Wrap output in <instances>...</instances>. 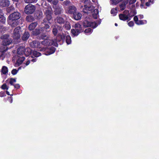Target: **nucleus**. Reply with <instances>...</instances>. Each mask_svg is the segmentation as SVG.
<instances>
[{
    "label": "nucleus",
    "instance_id": "obj_32",
    "mask_svg": "<svg viewBox=\"0 0 159 159\" xmlns=\"http://www.w3.org/2000/svg\"><path fill=\"white\" fill-rule=\"evenodd\" d=\"M48 38V36L45 33L43 34H41L38 37V39L41 40L43 39L44 40H45L46 39H47Z\"/></svg>",
    "mask_w": 159,
    "mask_h": 159
},
{
    "label": "nucleus",
    "instance_id": "obj_59",
    "mask_svg": "<svg viewBox=\"0 0 159 159\" xmlns=\"http://www.w3.org/2000/svg\"><path fill=\"white\" fill-rule=\"evenodd\" d=\"M14 2H19V0H12Z\"/></svg>",
    "mask_w": 159,
    "mask_h": 159
},
{
    "label": "nucleus",
    "instance_id": "obj_9",
    "mask_svg": "<svg viewBox=\"0 0 159 159\" xmlns=\"http://www.w3.org/2000/svg\"><path fill=\"white\" fill-rule=\"evenodd\" d=\"M21 17V14L18 11H15L10 14L8 18L9 19L18 20Z\"/></svg>",
    "mask_w": 159,
    "mask_h": 159
},
{
    "label": "nucleus",
    "instance_id": "obj_3",
    "mask_svg": "<svg viewBox=\"0 0 159 159\" xmlns=\"http://www.w3.org/2000/svg\"><path fill=\"white\" fill-rule=\"evenodd\" d=\"M53 14L52 10V9H47L44 11V14L45 15V17L44 19V22H46V21H48L49 24H51V22L50 21L52 19V14Z\"/></svg>",
    "mask_w": 159,
    "mask_h": 159
},
{
    "label": "nucleus",
    "instance_id": "obj_33",
    "mask_svg": "<svg viewBox=\"0 0 159 159\" xmlns=\"http://www.w3.org/2000/svg\"><path fill=\"white\" fill-rule=\"evenodd\" d=\"M41 30L36 29L32 31V34L34 36H37L41 33Z\"/></svg>",
    "mask_w": 159,
    "mask_h": 159
},
{
    "label": "nucleus",
    "instance_id": "obj_21",
    "mask_svg": "<svg viewBox=\"0 0 159 159\" xmlns=\"http://www.w3.org/2000/svg\"><path fill=\"white\" fill-rule=\"evenodd\" d=\"M82 16L81 14L79 12L76 11L75 13L73 15V18L77 20H80Z\"/></svg>",
    "mask_w": 159,
    "mask_h": 159
},
{
    "label": "nucleus",
    "instance_id": "obj_22",
    "mask_svg": "<svg viewBox=\"0 0 159 159\" xmlns=\"http://www.w3.org/2000/svg\"><path fill=\"white\" fill-rule=\"evenodd\" d=\"M25 59V57L23 56L19 57L17 60L16 62L15 63L16 66H20L23 62Z\"/></svg>",
    "mask_w": 159,
    "mask_h": 159
},
{
    "label": "nucleus",
    "instance_id": "obj_60",
    "mask_svg": "<svg viewBox=\"0 0 159 159\" xmlns=\"http://www.w3.org/2000/svg\"><path fill=\"white\" fill-rule=\"evenodd\" d=\"M101 20H98V24H100L101 23Z\"/></svg>",
    "mask_w": 159,
    "mask_h": 159
},
{
    "label": "nucleus",
    "instance_id": "obj_46",
    "mask_svg": "<svg viewBox=\"0 0 159 159\" xmlns=\"http://www.w3.org/2000/svg\"><path fill=\"white\" fill-rule=\"evenodd\" d=\"M42 5H43V7L45 8L48 9V8L49 6L48 5V3L46 2H45L44 3V2H43L42 3Z\"/></svg>",
    "mask_w": 159,
    "mask_h": 159
},
{
    "label": "nucleus",
    "instance_id": "obj_4",
    "mask_svg": "<svg viewBox=\"0 0 159 159\" xmlns=\"http://www.w3.org/2000/svg\"><path fill=\"white\" fill-rule=\"evenodd\" d=\"M21 28L20 26L16 27L13 31L12 37L14 40H18L20 39Z\"/></svg>",
    "mask_w": 159,
    "mask_h": 159
},
{
    "label": "nucleus",
    "instance_id": "obj_24",
    "mask_svg": "<svg viewBox=\"0 0 159 159\" xmlns=\"http://www.w3.org/2000/svg\"><path fill=\"white\" fill-rule=\"evenodd\" d=\"M25 55L26 57L32 55L33 50L30 48H27L25 49Z\"/></svg>",
    "mask_w": 159,
    "mask_h": 159
},
{
    "label": "nucleus",
    "instance_id": "obj_15",
    "mask_svg": "<svg viewBox=\"0 0 159 159\" xmlns=\"http://www.w3.org/2000/svg\"><path fill=\"white\" fill-rule=\"evenodd\" d=\"M43 14L42 11L40 10H37L34 14L35 18L38 20H40L43 17Z\"/></svg>",
    "mask_w": 159,
    "mask_h": 159
},
{
    "label": "nucleus",
    "instance_id": "obj_64",
    "mask_svg": "<svg viewBox=\"0 0 159 159\" xmlns=\"http://www.w3.org/2000/svg\"><path fill=\"white\" fill-rule=\"evenodd\" d=\"M141 1V2H145V0H140Z\"/></svg>",
    "mask_w": 159,
    "mask_h": 159
},
{
    "label": "nucleus",
    "instance_id": "obj_6",
    "mask_svg": "<svg viewBox=\"0 0 159 159\" xmlns=\"http://www.w3.org/2000/svg\"><path fill=\"white\" fill-rule=\"evenodd\" d=\"M35 9V7L34 6L29 4L25 7L24 9V12L27 14H31L34 12Z\"/></svg>",
    "mask_w": 159,
    "mask_h": 159
},
{
    "label": "nucleus",
    "instance_id": "obj_39",
    "mask_svg": "<svg viewBox=\"0 0 159 159\" xmlns=\"http://www.w3.org/2000/svg\"><path fill=\"white\" fill-rule=\"evenodd\" d=\"M52 33L54 36L57 35L58 33V29L56 28H53L52 30Z\"/></svg>",
    "mask_w": 159,
    "mask_h": 159
},
{
    "label": "nucleus",
    "instance_id": "obj_61",
    "mask_svg": "<svg viewBox=\"0 0 159 159\" xmlns=\"http://www.w3.org/2000/svg\"><path fill=\"white\" fill-rule=\"evenodd\" d=\"M53 0H47V1L49 2H51Z\"/></svg>",
    "mask_w": 159,
    "mask_h": 159
},
{
    "label": "nucleus",
    "instance_id": "obj_12",
    "mask_svg": "<svg viewBox=\"0 0 159 159\" xmlns=\"http://www.w3.org/2000/svg\"><path fill=\"white\" fill-rule=\"evenodd\" d=\"M94 7L91 6H88L87 5H84V7L83 9V11L84 13L89 14L92 12Z\"/></svg>",
    "mask_w": 159,
    "mask_h": 159
},
{
    "label": "nucleus",
    "instance_id": "obj_20",
    "mask_svg": "<svg viewBox=\"0 0 159 159\" xmlns=\"http://www.w3.org/2000/svg\"><path fill=\"white\" fill-rule=\"evenodd\" d=\"M12 42L11 39L9 38L6 39L2 40V44L4 46H7L9 45Z\"/></svg>",
    "mask_w": 159,
    "mask_h": 159
},
{
    "label": "nucleus",
    "instance_id": "obj_44",
    "mask_svg": "<svg viewBox=\"0 0 159 159\" xmlns=\"http://www.w3.org/2000/svg\"><path fill=\"white\" fill-rule=\"evenodd\" d=\"M52 4H53V6H56L58 3V0H53L52 1Z\"/></svg>",
    "mask_w": 159,
    "mask_h": 159
},
{
    "label": "nucleus",
    "instance_id": "obj_25",
    "mask_svg": "<svg viewBox=\"0 0 159 159\" xmlns=\"http://www.w3.org/2000/svg\"><path fill=\"white\" fill-rule=\"evenodd\" d=\"M129 0L123 1L122 3L120 5V7L121 11L124 10L125 8L126 5L128 3Z\"/></svg>",
    "mask_w": 159,
    "mask_h": 159
},
{
    "label": "nucleus",
    "instance_id": "obj_29",
    "mask_svg": "<svg viewBox=\"0 0 159 159\" xmlns=\"http://www.w3.org/2000/svg\"><path fill=\"white\" fill-rule=\"evenodd\" d=\"M35 20L34 17L32 15L27 16L25 18V20L28 22H32Z\"/></svg>",
    "mask_w": 159,
    "mask_h": 159
},
{
    "label": "nucleus",
    "instance_id": "obj_8",
    "mask_svg": "<svg viewBox=\"0 0 159 159\" xmlns=\"http://www.w3.org/2000/svg\"><path fill=\"white\" fill-rule=\"evenodd\" d=\"M42 44L44 45L49 46L53 45L56 47H57L58 44L56 41L55 39H48L45 40L42 42Z\"/></svg>",
    "mask_w": 159,
    "mask_h": 159
},
{
    "label": "nucleus",
    "instance_id": "obj_18",
    "mask_svg": "<svg viewBox=\"0 0 159 159\" xmlns=\"http://www.w3.org/2000/svg\"><path fill=\"white\" fill-rule=\"evenodd\" d=\"M72 3L70 0H66L63 2L62 5L64 8L65 10L66 9L67 7H70L72 5Z\"/></svg>",
    "mask_w": 159,
    "mask_h": 159
},
{
    "label": "nucleus",
    "instance_id": "obj_13",
    "mask_svg": "<svg viewBox=\"0 0 159 159\" xmlns=\"http://www.w3.org/2000/svg\"><path fill=\"white\" fill-rule=\"evenodd\" d=\"M7 22L8 24L12 27H15L19 24L18 20H12L7 18Z\"/></svg>",
    "mask_w": 159,
    "mask_h": 159
},
{
    "label": "nucleus",
    "instance_id": "obj_62",
    "mask_svg": "<svg viewBox=\"0 0 159 159\" xmlns=\"http://www.w3.org/2000/svg\"><path fill=\"white\" fill-rule=\"evenodd\" d=\"M115 25L116 26H118V25H117V23H115Z\"/></svg>",
    "mask_w": 159,
    "mask_h": 159
},
{
    "label": "nucleus",
    "instance_id": "obj_45",
    "mask_svg": "<svg viewBox=\"0 0 159 159\" xmlns=\"http://www.w3.org/2000/svg\"><path fill=\"white\" fill-rule=\"evenodd\" d=\"M18 71V70L16 69H13L12 70L11 73L13 75H15L17 73Z\"/></svg>",
    "mask_w": 159,
    "mask_h": 159
},
{
    "label": "nucleus",
    "instance_id": "obj_28",
    "mask_svg": "<svg viewBox=\"0 0 159 159\" xmlns=\"http://www.w3.org/2000/svg\"><path fill=\"white\" fill-rule=\"evenodd\" d=\"M41 55V53L36 51H33L32 55L31 56V58L38 57Z\"/></svg>",
    "mask_w": 159,
    "mask_h": 159
},
{
    "label": "nucleus",
    "instance_id": "obj_30",
    "mask_svg": "<svg viewBox=\"0 0 159 159\" xmlns=\"http://www.w3.org/2000/svg\"><path fill=\"white\" fill-rule=\"evenodd\" d=\"M92 16L93 18L97 19L98 17V10L97 9H94L92 11Z\"/></svg>",
    "mask_w": 159,
    "mask_h": 159
},
{
    "label": "nucleus",
    "instance_id": "obj_10",
    "mask_svg": "<svg viewBox=\"0 0 159 159\" xmlns=\"http://www.w3.org/2000/svg\"><path fill=\"white\" fill-rule=\"evenodd\" d=\"M65 10L66 13L73 15L76 11L77 9L74 5L72 4L71 6L67 7Z\"/></svg>",
    "mask_w": 159,
    "mask_h": 159
},
{
    "label": "nucleus",
    "instance_id": "obj_55",
    "mask_svg": "<svg viewBox=\"0 0 159 159\" xmlns=\"http://www.w3.org/2000/svg\"><path fill=\"white\" fill-rule=\"evenodd\" d=\"M144 2H141L140 6L141 8H143V7L144 6Z\"/></svg>",
    "mask_w": 159,
    "mask_h": 159
},
{
    "label": "nucleus",
    "instance_id": "obj_1",
    "mask_svg": "<svg viewBox=\"0 0 159 159\" xmlns=\"http://www.w3.org/2000/svg\"><path fill=\"white\" fill-rule=\"evenodd\" d=\"M56 41L59 42L60 44H61L66 42L67 44L69 45L71 43V42L70 36L69 35H66V34L62 33V34H58L57 36L55 39Z\"/></svg>",
    "mask_w": 159,
    "mask_h": 159
},
{
    "label": "nucleus",
    "instance_id": "obj_51",
    "mask_svg": "<svg viewBox=\"0 0 159 159\" xmlns=\"http://www.w3.org/2000/svg\"><path fill=\"white\" fill-rule=\"evenodd\" d=\"M15 88L19 89L20 88V85L19 84H16L13 85Z\"/></svg>",
    "mask_w": 159,
    "mask_h": 159
},
{
    "label": "nucleus",
    "instance_id": "obj_17",
    "mask_svg": "<svg viewBox=\"0 0 159 159\" xmlns=\"http://www.w3.org/2000/svg\"><path fill=\"white\" fill-rule=\"evenodd\" d=\"M40 44V43L38 41L36 40L33 41L30 43V47L33 48H39Z\"/></svg>",
    "mask_w": 159,
    "mask_h": 159
},
{
    "label": "nucleus",
    "instance_id": "obj_34",
    "mask_svg": "<svg viewBox=\"0 0 159 159\" xmlns=\"http://www.w3.org/2000/svg\"><path fill=\"white\" fill-rule=\"evenodd\" d=\"M8 72L7 67L5 66H3L2 69V73L3 75H6Z\"/></svg>",
    "mask_w": 159,
    "mask_h": 159
},
{
    "label": "nucleus",
    "instance_id": "obj_36",
    "mask_svg": "<svg viewBox=\"0 0 159 159\" xmlns=\"http://www.w3.org/2000/svg\"><path fill=\"white\" fill-rule=\"evenodd\" d=\"M147 23V21L145 20H139L138 22L136 23V24L138 25H143L146 24Z\"/></svg>",
    "mask_w": 159,
    "mask_h": 159
},
{
    "label": "nucleus",
    "instance_id": "obj_58",
    "mask_svg": "<svg viewBox=\"0 0 159 159\" xmlns=\"http://www.w3.org/2000/svg\"><path fill=\"white\" fill-rule=\"evenodd\" d=\"M6 93L8 95H10V93H9V92H8V91H6Z\"/></svg>",
    "mask_w": 159,
    "mask_h": 159
},
{
    "label": "nucleus",
    "instance_id": "obj_40",
    "mask_svg": "<svg viewBox=\"0 0 159 159\" xmlns=\"http://www.w3.org/2000/svg\"><path fill=\"white\" fill-rule=\"evenodd\" d=\"M16 78H11L10 79L9 83L12 85H14L13 83L16 82Z\"/></svg>",
    "mask_w": 159,
    "mask_h": 159
},
{
    "label": "nucleus",
    "instance_id": "obj_49",
    "mask_svg": "<svg viewBox=\"0 0 159 159\" xmlns=\"http://www.w3.org/2000/svg\"><path fill=\"white\" fill-rule=\"evenodd\" d=\"M128 25L130 27H132L134 25V23L133 21H130L128 23Z\"/></svg>",
    "mask_w": 159,
    "mask_h": 159
},
{
    "label": "nucleus",
    "instance_id": "obj_53",
    "mask_svg": "<svg viewBox=\"0 0 159 159\" xmlns=\"http://www.w3.org/2000/svg\"><path fill=\"white\" fill-rule=\"evenodd\" d=\"M30 57V61H32L33 62H36L37 60V58H31V57Z\"/></svg>",
    "mask_w": 159,
    "mask_h": 159
},
{
    "label": "nucleus",
    "instance_id": "obj_2",
    "mask_svg": "<svg viewBox=\"0 0 159 159\" xmlns=\"http://www.w3.org/2000/svg\"><path fill=\"white\" fill-rule=\"evenodd\" d=\"M74 28L75 29L71 30V33L74 36H77L80 33L83 31L81 25L79 23L75 24Z\"/></svg>",
    "mask_w": 159,
    "mask_h": 159
},
{
    "label": "nucleus",
    "instance_id": "obj_48",
    "mask_svg": "<svg viewBox=\"0 0 159 159\" xmlns=\"http://www.w3.org/2000/svg\"><path fill=\"white\" fill-rule=\"evenodd\" d=\"M134 20L135 21L136 24V23H138V21H139L138 20V18L137 16H135L134 17Z\"/></svg>",
    "mask_w": 159,
    "mask_h": 159
},
{
    "label": "nucleus",
    "instance_id": "obj_57",
    "mask_svg": "<svg viewBox=\"0 0 159 159\" xmlns=\"http://www.w3.org/2000/svg\"><path fill=\"white\" fill-rule=\"evenodd\" d=\"M5 27H4L3 26V25H0V29H4V28H5Z\"/></svg>",
    "mask_w": 159,
    "mask_h": 159
},
{
    "label": "nucleus",
    "instance_id": "obj_19",
    "mask_svg": "<svg viewBox=\"0 0 159 159\" xmlns=\"http://www.w3.org/2000/svg\"><path fill=\"white\" fill-rule=\"evenodd\" d=\"M119 16L120 20L124 21H125L127 20L129 21L130 20V19L129 18L128 16L125 14H120L119 15Z\"/></svg>",
    "mask_w": 159,
    "mask_h": 159
},
{
    "label": "nucleus",
    "instance_id": "obj_47",
    "mask_svg": "<svg viewBox=\"0 0 159 159\" xmlns=\"http://www.w3.org/2000/svg\"><path fill=\"white\" fill-rule=\"evenodd\" d=\"M5 96H6V94L5 92L2 91L0 92V97H2Z\"/></svg>",
    "mask_w": 159,
    "mask_h": 159
},
{
    "label": "nucleus",
    "instance_id": "obj_37",
    "mask_svg": "<svg viewBox=\"0 0 159 159\" xmlns=\"http://www.w3.org/2000/svg\"><path fill=\"white\" fill-rule=\"evenodd\" d=\"M117 9L116 8H113L111 10V14L113 15V16H116L117 12Z\"/></svg>",
    "mask_w": 159,
    "mask_h": 159
},
{
    "label": "nucleus",
    "instance_id": "obj_7",
    "mask_svg": "<svg viewBox=\"0 0 159 159\" xmlns=\"http://www.w3.org/2000/svg\"><path fill=\"white\" fill-rule=\"evenodd\" d=\"M48 23V21H46V22H44L43 20V22L41 23V27L40 28L42 32H47L50 31V26Z\"/></svg>",
    "mask_w": 159,
    "mask_h": 159
},
{
    "label": "nucleus",
    "instance_id": "obj_31",
    "mask_svg": "<svg viewBox=\"0 0 159 159\" xmlns=\"http://www.w3.org/2000/svg\"><path fill=\"white\" fill-rule=\"evenodd\" d=\"M57 21V23L62 24H63L65 22V20L64 18L61 17H57L56 18Z\"/></svg>",
    "mask_w": 159,
    "mask_h": 159
},
{
    "label": "nucleus",
    "instance_id": "obj_26",
    "mask_svg": "<svg viewBox=\"0 0 159 159\" xmlns=\"http://www.w3.org/2000/svg\"><path fill=\"white\" fill-rule=\"evenodd\" d=\"M25 49L24 47H20L17 49V54L20 55H23L25 53Z\"/></svg>",
    "mask_w": 159,
    "mask_h": 159
},
{
    "label": "nucleus",
    "instance_id": "obj_11",
    "mask_svg": "<svg viewBox=\"0 0 159 159\" xmlns=\"http://www.w3.org/2000/svg\"><path fill=\"white\" fill-rule=\"evenodd\" d=\"M56 48L53 47L46 48L44 50V54L46 55H49L55 52Z\"/></svg>",
    "mask_w": 159,
    "mask_h": 159
},
{
    "label": "nucleus",
    "instance_id": "obj_14",
    "mask_svg": "<svg viewBox=\"0 0 159 159\" xmlns=\"http://www.w3.org/2000/svg\"><path fill=\"white\" fill-rule=\"evenodd\" d=\"M52 7L55 10L54 12L55 15H59L61 14L63 11V8L61 7H60L59 6H52Z\"/></svg>",
    "mask_w": 159,
    "mask_h": 159
},
{
    "label": "nucleus",
    "instance_id": "obj_38",
    "mask_svg": "<svg viewBox=\"0 0 159 159\" xmlns=\"http://www.w3.org/2000/svg\"><path fill=\"white\" fill-rule=\"evenodd\" d=\"M9 37V35L8 34H5L1 35L0 38L1 39L4 40L8 39Z\"/></svg>",
    "mask_w": 159,
    "mask_h": 159
},
{
    "label": "nucleus",
    "instance_id": "obj_23",
    "mask_svg": "<svg viewBox=\"0 0 159 159\" xmlns=\"http://www.w3.org/2000/svg\"><path fill=\"white\" fill-rule=\"evenodd\" d=\"M30 34L28 31H25L21 37L22 40L23 41H27L30 37Z\"/></svg>",
    "mask_w": 159,
    "mask_h": 159
},
{
    "label": "nucleus",
    "instance_id": "obj_54",
    "mask_svg": "<svg viewBox=\"0 0 159 159\" xmlns=\"http://www.w3.org/2000/svg\"><path fill=\"white\" fill-rule=\"evenodd\" d=\"M8 100L9 101H10V102L11 103L13 101V98L11 97H8Z\"/></svg>",
    "mask_w": 159,
    "mask_h": 159
},
{
    "label": "nucleus",
    "instance_id": "obj_43",
    "mask_svg": "<svg viewBox=\"0 0 159 159\" xmlns=\"http://www.w3.org/2000/svg\"><path fill=\"white\" fill-rule=\"evenodd\" d=\"M92 31V30L90 28H88L84 30V33L86 34H88L91 33Z\"/></svg>",
    "mask_w": 159,
    "mask_h": 159
},
{
    "label": "nucleus",
    "instance_id": "obj_16",
    "mask_svg": "<svg viewBox=\"0 0 159 159\" xmlns=\"http://www.w3.org/2000/svg\"><path fill=\"white\" fill-rule=\"evenodd\" d=\"M10 4L8 0H0V6L2 7H7Z\"/></svg>",
    "mask_w": 159,
    "mask_h": 159
},
{
    "label": "nucleus",
    "instance_id": "obj_52",
    "mask_svg": "<svg viewBox=\"0 0 159 159\" xmlns=\"http://www.w3.org/2000/svg\"><path fill=\"white\" fill-rule=\"evenodd\" d=\"M28 60L27 61L26 63L25 64L26 66H27L29 64L30 62V57H29V58L28 59Z\"/></svg>",
    "mask_w": 159,
    "mask_h": 159
},
{
    "label": "nucleus",
    "instance_id": "obj_50",
    "mask_svg": "<svg viewBox=\"0 0 159 159\" xmlns=\"http://www.w3.org/2000/svg\"><path fill=\"white\" fill-rule=\"evenodd\" d=\"M136 0H130L129 2V5L133 4H134L136 1Z\"/></svg>",
    "mask_w": 159,
    "mask_h": 159
},
{
    "label": "nucleus",
    "instance_id": "obj_42",
    "mask_svg": "<svg viewBox=\"0 0 159 159\" xmlns=\"http://www.w3.org/2000/svg\"><path fill=\"white\" fill-rule=\"evenodd\" d=\"M1 88L3 90H7L8 89L9 87L8 86H7V84H4L2 85L1 87Z\"/></svg>",
    "mask_w": 159,
    "mask_h": 159
},
{
    "label": "nucleus",
    "instance_id": "obj_63",
    "mask_svg": "<svg viewBox=\"0 0 159 159\" xmlns=\"http://www.w3.org/2000/svg\"><path fill=\"white\" fill-rule=\"evenodd\" d=\"M151 0H148V2H149V3L151 2Z\"/></svg>",
    "mask_w": 159,
    "mask_h": 159
},
{
    "label": "nucleus",
    "instance_id": "obj_35",
    "mask_svg": "<svg viewBox=\"0 0 159 159\" xmlns=\"http://www.w3.org/2000/svg\"><path fill=\"white\" fill-rule=\"evenodd\" d=\"M6 21V18L3 15L0 16V24H4L5 23Z\"/></svg>",
    "mask_w": 159,
    "mask_h": 159
},
{
    "label": "nucleus",
    "instance_id": "obj_27",
    "mask_svg": "<svg viewBox=\"0 0 159 159\" xmlns=\"http://www.w3.org/2000/svg\"><path fill=\"white\" fill-rule=\"evenodd\" d=\"M38 25V23L37 22H32L30 24L29 26V29L30 30H33Z\"/></svg>",
    "mask_w": 159,
    "mask_h": 159
},
{
    "label": "nucleus",
    "instance_id": "obj_41",
    "mask_svg": "<svg viewBox=\"0 0 159 159\" xmlns=\"http://www.w3.org/2000/svg\"><path fill=\"white\" fill-rule=\"evenodd\" d=\"M37 1V0H24L25 2L28 3L36 2Z\"/></svg>",
    "mask_w": 159,
    "mask_h": 159
},
{
    "label": "nucleus",
    "instance_id": "obj_56",
    "mask_svg": "<svg viewBox=\"0 0 159 159\" xmlns=\"http://www.w3.org/2000/svg\"><path fill=\"white\" fill-rule=\"evenodd\" d=\"M145 5L149 7L150 5V3L149 2H146L145 3Z\"/></svg>",
    "mask_w": 159,
    "mask_h": 159
},
{
    "label": "nucleus",
    "instance_id": "obj_5",
    "mask_svg": "<svg viewBox=\"0 0 159 159\" xmlns=\"http://www.w3.org/2000/svg\"><path fill=\"white\" fill-rule=\"evenodd\" d=\"M82 25L85 28L90 27L94 28L98 26V25L95 22H92L86 19L83 21Z\"/></svg>",
    "mask_w": 159,
    "mask_h": 159
}]
</instances>
